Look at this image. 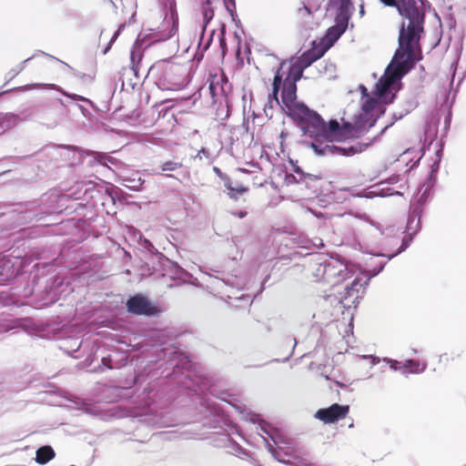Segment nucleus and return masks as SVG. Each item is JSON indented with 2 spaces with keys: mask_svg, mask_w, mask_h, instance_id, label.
<instances>
[{
  "mask_svg": "<svg viewBox=\"0 0 466 466\" xmlns=\"http://www.w3.org/2000/svg\"><path fill=\"white\" fill-rule=\"evenodd\" d=\"M146 378H150L151 381L136 397L138 408L153 407L157 410L168 407L179 390L194 391L198 387L194 363L177 349H170L163 360L147 364L144 370L135 371L134 382L141 385Z\"/></svg>",
  "mask_w": 466,
  "mask_h": 466,
  "instance_id": "obj_1",
  "label": "nucleus"
},
{
  "mask_svg": "<svg viewBox=\"0 0 466 466\" xmlns=\"http://www.w3.org/2000/svg\"><path fill=\"white\" fill-rule=\"evenodd\" d=\"M422 58L421 51L398 42V47L390 62L373 86L372 93L375 97H378V102L393 84L403 78Z\"/></svg>",
  "mask_w": 466,
  "mask_h": 466,
  "instance_id": "obj_2",
  "label": "nucleus"
},
{
  "mask_svg": "<svg viewBox=\"0 0 466 466\" xmlns=\"http://www.w3.org/2000/svg\"><path fill=\"white\" fill-rule=\"evenodd\" d=\"M103 191L116 204V196L114 193L109 192L105 187L96 186L91 180H86L76 181L63 194H60L56 198L57 207L67 214L77 212L78 209L87 208L88 205L95 207V200L100 198Z\"/></svg>",
  "mask_w": 466,
  "mask_h": 466,
  "instance_id": "obj_3",
  "label": "nucleus"
},
{
  "mask_svg": "<svg viewBox=\"0 0 466 466\" xmlns=\"http://www.w3.org/2000/svg\"><path fill=\"white\" fill-rule=\"evenodd\" d=\"M56 268L51 263L36 262L33 265L30 278L33 284V291L39 292V306L41 308H47L55 304L62 294H68L70 288L68 282L64 281L61 278L51 277L44 286H40L42 278L52 275Z\"/></svg>",
  "mask_w": 466,
  "mask_h": 466,
  "instance_id": "obj_4",
  "label": "nucleus"
},
{
  "mask_svg": "<svg viewBox=\"0 0 466 466\" xmlns=\"http://www.w3.org/2000/svg\"><path fill=\"white\" fill-rule=\"evenodd\" d=\"M431 4L428 0H412L411 10L404 15V21L399 27L398 42L404 43L419 51L420 41L425 37V19L431 11Z\"/></svg>",
  "mask_w": 466,
  "mask_h": 466,
  "instance_id": "obj_5",
  "label": "nucleus"
},
{
  "mask_svg": "<svg viewBox=\"0 0 466 466\" xmlns=\"http://www.w3.org/2000/svg\"><path fill=\"white\" fill-rule=\"evenodd\" d=\"M143 247L145 248V265L154 271H163L169 276L170 279L177 284H188L196 286L198 283L197 278L193 277L187 270L183 268L177 261L170 259L162 252L158 251L153 244L144 238Z\"/></svg>",
  "mask_w": 466,
  "mask_h": 466,
  "instance_id": "obj_6",
  "label": "nucleus"
},
{
  "mask_svg": "<svg viewBox=\"0 0 466 466\" xmlns=\"http://www.w3.org/2000/svg\"><path fill=\"white\" fill-rule=\"evenodd\" d=\"M304 110L296 127L301 131V136L309 137L311 140L326 141L330 138L331 134L340 132L355 138L352 134L342 130V120L340 124L336 118H330L327 124L321 115L308 105Z\"/></svg>",
  "mask_w": 466,
  "mask_h": 466,
  "instance_id": "obj_7",
  "label": "nucleus"
},
{
  "mask_svg": "<svg viewBox=\"0 0 466 466\" xmlns=\"http://www.w3.org/2000/svg\"><path fill=\"white\" fill-rule=\"evenodd\" d=\"M285 66L284 62L279 64V66L274 71V76L271 83V91L268 93V99L275 101L276 106L280 109V112L289 117L296 127L302 113L306 109L307 104L299 97L291 102L284 100L285 86L282 83V70Z\"/></svg>",
  "mask_w": 466,
  "mask_h": 466,
  "instance_id": "obj_8",
  "label": "nucleus"
},
{
  "mask_svg": "<svg viewBox=\"0 0 466 466\" xmlns=\"http://www.w3.org/2000/svg\"><path fill=\"white\" fill-rule=\"evenodd\" d=\"M387 110V106L380 105L379 102L375 104L366 115L360 117L358 115H353L352 121L345 118L346 112H343L341 116L342 130L353 135L354 137L359 138L369 132L382 117Z\"/></svg>",
  "mask_w": 466,
  "mask_h": 466,
  "instance_id": "obj_9",
  "label": "nucleus"
},
{
  "mask_svg": "<svg viewBox=\"0 0 466 466\" xmlns=\"http://www.w3.org/2000/svg\"><path fill=\"white\" fill-rule=\"evenodd\" d=\"M126 310L133 316L158 317L162 312L159 303L143 292L129 294L125 302Z\"/></svg>",
  "mask_w": 466,
  "mask_h": 466,
  "instance_id": "obj_10",
  "label": "nucleus"
},
{
  "mask_svg": "<svg viewBox=\"0 0 466 466\" xmlns=\"http://www.w3.org/2000/svg\"><path fill=\"white\" fill-rule=\"evenodd\" d=\"M340 5H329L336 9L334 25L329 26L322 38L332 47L342 36L349 27V23L354 11V6L348 2L339 3Z\"/></svg>",
  "mask_w": 466,
  "mask_h": 466,
  "instance_id": "obj_11",
  "label": "nucleus"
},
{
  "mask_svg": "<svg viewBox=\"0 0 466 466\" xmlns=\"http://www.w3.org/2000/svg\"><path fill=\"white\" fill-rule=\"evenodd\" d=\"M45 196L41 199L21 202L14 205L13 212L17 214L16 221L21 224H26L33 220L36 222L44 220L51 210L44 205Z\"/></svg>",
  "mask_w": 466,
  "mask_h": 466,
  "instance_id": "obj_12",
  "label": "nucleus"
},
{
  "mask_svg": "<svg viewBox=\"0 0 466 466\" xmlns=\"http://www.w3.org/2000/svg\"><path fill=\"white\" fill-rule=\"evenodd\" d=\"M165 9L162 24L154 30V41L163 42L173 37L178 30V16L176 11L175 0H161Z\"/></svg>",
  "mask_w": 466,
  "mask_h": 466,
  "instance_id": "obj_13",
  "label": "nucleus"
},
{
  "mask_svg": "<svg viewBox=\"0 0 466 466\" xmlns=\"http://www.w3.org/2000/svg\"><path fill=\"white\" fill-rule=\"evenodd\" d=\"M129 363V358L124 350L118 348L105 349L101 351V371L119 370Z\"/></svg>",
  "mask_w": 466,
  "mask_h": 466,
  "instance_id": "obj_14",
  "label": "nucleus"
},
{
  "mask_svg": "<svg viewBox=\"0 0 466 466\" xmlns=\"http://www.w3.org/2000/svg\"><path fill=\"white\" fill-rule=\"evenodd\" d=\"M305 70L306 69L297 62L289 66L286 77L284 79L282 78V83L285 86V101L291 102L298 97L297 83L304 77Z\"/></svg>",
  "mask_w": 466,
  "mask_h": 466,
  "instance_id": "obj_15",
  "label": "nucleus"
},
{
  "mask_svg": "<svg viewBox=\"0 0 466 466\" xmlns=\"http://www.w3.org/2000/svg\"><path fill=\"white\" fill-rule=\"evenodd\" d=\"M350 412V406L333 403L327 408H320L314 413V418L324 424H333L345 419Z\"/></svg>",
  "mask_w": 466,
  "mask_h": 466,
  "instance_id": "obj_16",
  "label": "nucleus"
},
{
  "mask_svg": "<svg viewBox=\"0 0 466 466\" xmlns=\"http://www.w3.org/2000/svg\"><path fill=\"white\" fill-rule=\"evenodd\" d=\"M300 144L312 149L317 157L340 156V146H336L329 139L322 140H301Z\"/></svg>",
  "mask_w": 466,
  "mask_h": 466,
  "instance_id": "obj_17",
  "label": "nucleus"
},
{
  "mask_svg": "<svg viewBox=\"0 0 466 466\" xmlns=\"http://www.w3.org/2000/svg\"><path fill=\"white\" fill-rule=\"evenodd\" d=\"M433 193L434 189L432 187H421L410 200V207L411 208V212L415 215H422L425 207L432 198Z\"/></svg>",
  "mask_w": 466,
  "mask_h": 466,
  "instance_id": "obj_18",
  "label": "nucleus"
},
{
  "mask_svg": "<svg viewBox=\"0 0 466 466\" xmlns=\"http://www.w3.org/2000/svg\"><path fill=\"white\" fill-rule=\"evenodd\" d=\"M358 89L360 93V110L355 115H358V116L360 117L363 115H366L367 112L378 103V97H375L372 91L369 92L364 84H360Z\"/></svg>",
  "mask_w": 466,
  "mask_h": 466,
  "instance_id": "obj_19",
  "label": "nucleus"
},
{
  "mask_svg": "<svg viewBox=\"0 0 466 466\" xmlns=\"http://www.w3.org/2000/svg\"><path fill=\"white\" fill-rule=\"evenodd\" d=\"M301 185L305 189L314 196H319L322 189V177L305 172L299 177Z\"/></svg>",
  "mask_w": 466,
  "mask_h": 466,
  "instance_id": "obj_20",
  "label": "nucleus"
},
{
  "mask_svg": "<svg viewBox=\"0 0 466 466\" xmlns=\"http://www.w3.org/2000/svg\"><path fill=\"white\" fill-rule=\"evenodd\" d=\"M17 275V268L11 259L5 256H0V286L11 282Z\"/></svg>",
  "mask_w": 466,
  "mask_h": 466,
  "instance_id": "obj_21",
  "label": "nucleus"
},
{
  "mask_svg": "<svg viewBox=\"0 0 466 466\" xmlns=\"http://www.w3.org/2000/svg\"><path fill=\"white\" fill-rule=\"evenodd\" d=\"M381 137L382 136L380 135V133H378L368 142H357L349 147H341L340 146V148H341L340 156L351 157L356 154H360V153L365 151L368 147H371L373 144L377 143L381 138Z\"/></svg>",
  "mask_w": 466,
  "mask_h": 466,
  "instance_id": "obj_22",
  "label": "nucleus"
},
{
  "mask_svg": "<svg viewBox=\"0 0 466 466\" xmlns=\"http://www.w3.org/2000/svg\"><path fill=\"white\" fill-rule=\"evenodd\" d=\"M59 148L63 151V156L66 160L71 162V165H80L84 163V150L79 149L76 146L60 145Z\"/></svg>",
  "mask_w": 466,
  "mask_h": 466,
  "instance_id": "obj_23",
  "label": "nucleus"
},
{
  "mask_svg": "<svg viewBox=\"0 0 466 466\" xmlns=\"http://www.w3.org/2000/svg\"><path fill=\"white\" fill-rule=\"evenodd\" d=\"M385 6L395 7L404 21V15L411 10L412 0H379Z\"/></svg>",
  "mask_w": 466,
  "mask_h": 466,
  "instance_id": "obj_24",
  "label": "nucleus"
},
{
  "mask_svg": "<svg viewBox=\"0 0 466 466\" xmlns=\"http://www.w3.org/2000/svg\"><path fill=\"white\" fill-rule=\"evenodd\" d=\"M140 35H138L137 40L135 41L131 50H130V69L132 70L134 76L137 78H139V68L142 61V53L138 50V38Z\"/></svg>",
  "mask_w": 466,
  "mask_h": 466,
  "instance_id": "obj_25",
  "label": "nucleus"
},
{
  "mask_svg": "<svg viewBox=\"0 0 466 466\" xmlns=\"http://www.w3.org/2000/svg\"><path fill=\"white\" fill-rule=\"evenodd\" d=\"M20 121L17 114L0 112V135L15 127Z\"/></svg>",
  "mask_w": 466,
  "mask_h": 466,
  "instance_id": "obj_26",
  "label": "nucleus"
},
{
  "mask_svg": "<svg viewBox=\"0 0 466 466\" xmlns=\"http://www.w3.org/2000/svg\"><path fill=\"white\" fill-rule=\"evenodd\" d=\"M56 456L54 449L50 445L39 447L35 451V461L40 465L48 463Z\"/></svg>",
  "mask_w": 466,
  "mask_h": 466,
  "instance_id": "obj_27",
  "label": "nucleus"
},
{
  "mask_svg": "<svg viewBox=\"0 0 466 466\" xmlns=\"http://www.w3.org/2000/svg\"><path fill=\"white\" fill-rule=\"evenodd\" d=\"M421 216L422 215L413 214L411 212V208L410 207L407 218V225L404 231L410 232L413 235H417L421 229Z\"/></svg>",
  "mask_w": 466,
  "mask_h": 466,
  "instance_id": "obj_28",
  "label": "nucleus"
},
{
  "mask_svg": "<svg viewBox=\"0 0 466 466\" xmlns=\"http://www.w3.org/2000/svg\"><path fill=\"white\" fill-rule=\"evenodd\" d=\"M83 340L79 338L71 339L70 340H67L65 342L64 346H61L60 349L64 350V352L69 356L73 357L75 359H78L79 355H75V353L78 352L81 349Z\"/></svg>",
  "mask_w": 466,
  "mask_h": 466,
  "instance_id": "obj_29",
  "label": "nucleus"
},
{
  "mask_svg": "<svg viewBox=\"0 0 466 466\" xmlns=\"http://www.w3.org/2000/svg\"><path fill=\"white\" fill-rule=\"evenodd\" d=\"M331 46L322 37L319 40H313L310 44L309 51L319 59H320Z\"/></svg>",
  "mask_w": 466,
  "mask_h": 466,
  "instance_id": "obj_30",
  "label": "nucleus"
},
{
  "mask_svg": "<svg viewBox=\"0 0 466 466\" xmlns=\"http://www.w3.org/2000/svg\"><path fill=\"white\" fill-rule=\"evenodd\" d=\"M386 264H387L386 261H380V262L376 263L373 266L371 264H369V266L370 268H368L369 275L366 277V279L362 283V285H363L362 294L364 293V290L370 285V280L373 278H375L376 276H378L380 272H382V270L384 269Z\"/></svg>",
  "mask_w": 466,
  "mask_h": 466,
  "instance_id": "obj_31",
  "label": "nucleus"
},
{
  "mask_svg": "<svg viewBox=\"0 0 466 466\" xmlns=\"http://www.w3.org/2000/svg\"><path fill=\"white\" fill-rule=\"evenodd\" d=\"M318 7H313L303 1H300L299 6L297 8V15L304 22H309L312 18Z\"/></svg>",
  "mask_w": 466,
  "mask_h": 466,
  "instance_id": "obj_32",
  "label": "nucleus"
},
{
  "mask_svg": "<svg viewBox=\"0 0 466 466\" xmlns=\"http://www.w3.org/2000/svg\"><path fill=\"white\" fill-rule=\"evenodd\" d=\"M147 424L152 425L157 428H162L167 426V421L165 416L158 414L157 412H149L145 415L143 420Z\"/></svg>",
  "mask_w": 466,
  "mask_h": 466,
  "instance_id": "obj_33",
  "label": "nucleus"
},
{
  "mask_svg": "<svg viewBox=\"0 0 466 466\" xmlns=\"http://www.w3.org/2000/svg\"><path fill=\"white\" fill-rule=\"evenodd\" d=\"M145 180H142L140 177H124L122 178L121 185L131 191H140L143 187Z\"/></svg>",
  "mask_w": 466,
  "mask_h": 466,
  "instance_id": "obj_34",
  "label": "nucleus"
},
{
  "mask_svg": "<svg viewBox=\"0 0 466 466\" xmlns=\"http://www.w3.org/2000/svg\"><path fill=\"white\" fill-rule=\"evenodd\" d=\"M383 360L388 364L389 368L394 371H400L401 374L408 377L409 371H408V365L405 362H400L397 360H393L390 358H384Z\"/></svg>",
  "mask_w": 466,
  "mask_h": 466,
  "instance_id": "obj_35",
  "label": "nucleus"
},
{
  "mask_svg": "<svg viewBox=\"0 0 466 466\" xmlns=\"http://www.w3.org/2000/svg\"><path fill=\"white\" fill-rule=\"evenodd\" d=\"M361 279L362 278L360 277V276H357L354 280H352L351 283H350L349 285H347L345 287V295L343 297V299H350L355 292L356 293H359L360 291V288H363V285L361 282Z\"/></svg>",
  "mask_w": 466,
  "mask_h": 466,
  "instance_id": "obj_36",
  "label": "nucleus"
},
{
  "mask_svg": "<svg viewBox=\"0 0 466 466\" xmlns=\"http://www.w3.org/2000/svg\"><path fill=\"white\" fill-rule=\"evenodd\" d=\"M88 157L87 166L94 167L95 165H102L103 161L106 160V156L102 152L91 151V153H86L84 150V159Z\"/></svg>",
  "mask_w": 466,
  "mask_h": 466,
  "instance_id": "obj_37",
  "label": "nucleus"
},
{
  "mask_svg": "<svg viewBox=\"0 0 466 466\" xmlns=\"http://www.w3.org/2000/svg\"><path fill=\"white\" fill-rule=\"evenodd\" d=\"M167 72L166 71L164 76H160L157 79V86L161 90H171L177 91L181 89L179 83H169L167 79Z\"/></svg>",
  "mask_w": 466,
  "mask_h": 466,
  "instance_id": "obj_38",
  "label": "nucleus"
},
{
  "mask_svg": "<svg viewBox=\"0 0 466 466\" xmlns=\"http://www.w3.org/2000/svg\"><path fill=\"white\" fill-rule=\"evenodd\" d=\"M317 60L318 58L309 51V49H308L301 53V55L298 57L297 63L303 68L307 69Z\"/></svg>",
  "mask_w": 466,
  "mask_h": 466,
  "instance_id": "obj_39",
  "label": "nucleus"
},
{
  "mask_svg": "<svg viewBox=\"0 0 466 466\" xmlns=\"http://www.w3.org/2000/svg\"><path fill=\"white\" fill-rule=\"evenodd\" d=\"M33 58L34 56H30L22 61L15 68H12L11 70H9L5 76V83L4 84V86H5L8 82L13 80L18 74H20L24 70L25 65Z\"/></svg>",
  "mask_w": 466,
  "mask_h": 466,
  "instance_id": "obj_40",
  "label": "nucleus"
},
{
  "mask_svg": "<svg viewBox=\"0 0 466 466\" xmlns=\"http://www.w3.org/2000/svg\"><path fill=\"white\" fill-rule=\"evenodd\" d=\"M406 363L408 365L409 374L410 373H413V374L422 373L427 368L426 363L420 364L418 360H415L413 359H407Z\"/></svg>",
  "mask_w": 466,
  "mask_h": 466,
  "instance_id": "obj_41",
  "label": "nucleus"
},
{
  "mask_svg": "<svg viewBox=\"0 0 466 466\" xmlns=\"http://www.w3.org/2000/svg\"><path fill=\"white\" fill-rule=\"evenodd\" d=\"M248 187L238 183L236 186L232 185L230 190H228V195L232 199H238L242 195L248 191Z\"/></svg>",
  "mask_w": 466,
  "mask_h": 466,
  "instance_id": "obj_42",
  "label": "nucleus"
},
{
  "mask_svg": "<svg viewBox=\"0 0 466 466\" xmlns=\"http://www.w3.org/2000/svg\"><path fill=\"white\" fill-rule=\"evenodd\" d=\"M48 86L52 89H55V90H56L58 92H60L65 96H67V97H70V98L76 99V100L85 101V102L89 103V104L93 103L89 98H86V97H85L83 96H80V95L68 93L65 89H63L61 86H57L56 84H49Z\"/></svg>",
  "mask_w": 466,
  "mask_h": 466,
  "instance_id": "obj_43",
  "label": "nucleus"
},
{
  "mask_svg": "<svg viewBox=\"0 0 466 466\" xmlns=\"http://www.w3.org/2000/svg\"><path fill=\"white\" fill-rule=\"evenodd\" d=\"M201 14L203 20L205 21L206 25H209V23L214 18V9L211 6V4L207 3H201Z\"/></svg>",
  "mask_w": 466,
  "mask_h": 466,
  "instance_id": "obj_44",
  "label": "nucleus"
},
{
  "mask_svg": "<svg viewBox=\"0 0 466 466\" xmlns=\"http://www.w3.org/2000/svg\"><path fill=\"white\" fill-rule=\"evenodd\" d=\"M404 234H405V236L401 240L400 246L397 248V254H401L402 252H404L410 247V245L412 243L414 237L416 236L410 232H405V231H404Z\"/></svg>",
  "mask_w": 466,
  "mask_h": 466,
  "instance_id": "obj_45",
  "label": "nucleus"
},
{
  "mask_svg": "<svg viewBox=\"0 0 466 466\" xmlns=\"http://www.w3.org/2000/svg\"><path fill=\"white\" fill-rule=\"evenodd\" d=\"M404 234H405V236L401 240L400 246L397 248V254H401L402 252H404L410 247V245L412 243L414 237L416 236L410 232H405V231H404Z\"/></svg>",
  "mask_w": 466,
  "mask_h": 466,
  "instance_id": "obj_46",
  "label": "nucleus"
},
{
  "mask_svg": "<svg viewBox=\"0 0 466 466\" xmlns=\"http://www.w3.org/2000/svg\"><path fill=\"white\" fill-rule=\"evenodd\" d=\"M181 167L182 163L175 162L173 160H167L159 165V167L162 171H175L176 169L180 168Z\"/></svg>",
  "mask_w": 466,
  "mask_h": 466,
  "instance_id": "obj_47",
  "label": "nucleus"
},
{
  "mask_svg": "<svg viewBox=\"0 0 466 466\" xmlns=\"http://www.w3.org/2000/svg\"><path fill=\"white\" fill-rule=\"evenodd\" d=\"M402 118L403 115H401V113L398 111L393 112L391 115V121L380 129V131L379 132L380 135L383 136L389 128L393 127L396 122L401 120Z\"/></svg>",
  "mask_w": 466,
  "mask_h": 466,
  "instance_id": "obj_48",
  "label": "nucleus"
},
{
  "mask_svg": "<svg viewBox=\"0 0 466 466\" xmlns=\"http://www.w3.org/2000/svg\"><path fill=\"white\" fill-rule=\"evenodd\" d=\"M417 104L418 103L413 99L407 100L401 106V108L399 112L401 113V115H403V117H404L417 107Z\"/></svg>",
  "mask_w": 466,
  "mask_h": 466,
  "instance_id": "obj_49",
  "label": "nucleus"
},
{
  "mask_svg": "<svg viewBox=\"0 0 466 466\" xmlns=\"http://www.w3.org/2000/svg\"><path fill=\"white\" fill-rule=\"evenodd\" d=\"M452 103L444 102L441 106H445L447 112L444 116V130L447 131L451 124L452 113H451Z\"/></svg>",
  "mask_w": 466,
  "mask_h": 466,
  "instance_id": "obj_50",
  "label": "nucleus"
},
{
  "mask_svg": "<svg viewBox=\"0 0 466 466\" xmlns=\"http://www.w3.org/2000/svg\"><path fill=\"white\" fill-rule=\"evenodd\" d=\"M284 183L287 186H289V185H301V181L299 180V176H298L294 172L285 173Z\"/></svg>",
  "mask_w": 466,
  "mask_h": 466,
  "instance_id": "obj_51",
  "label": "nucleus"
},
{
  "mask_svg": "<svg viewBox=\"0 0 466 466\" xmlns=\"http://www.w3.org/2000/svg\"><path fill=\"white\" fill-rule=\"evenodd\" d=\"M288 162L292 167V172L296 173L298 176H301L305 173V171L302 169V167L299 165L298 160L293 159L290 157H288Z\"/></svg>",
  "mask_w": 466,
  "mask_h": 466,
  "instance_id": "obj_52",
  "label": "nucleus"
},
{
  "mask_svg": "<svg viewBox=\"0 0 466 466\" xmlns=\"http://www.w3.org/2000/svg\"><path fill=\"white\" fill-rule=\"evenodd\" d=\"M208 89L210 96L215 100L216 96L220 93L218 82H215V79L208 81Z\"/></svg>",
  "mask_w": 466,
  "mask_h": 466,
  "instance_id": "obj_53",
  "label": "nucleus"
},
{
  "mask_svg": "<svg viewBox=\"0 0 466 466\" xmlns=\"http://www.w3.org/2000/svg\"><path fill=\"white\" fill-rule=\"evenodd\" d=\"M380 198H387L391 196H402L400 191L394 190L392 188L380 189V193L378 195Z\"/></svg>",
  "mask_w": 466,
  "mask_h": 466,
  "instance_id": "obj_54",
  "label": "nucleus"
},
{
  "mask_svg": "<svg viewBox=\"0 0 466 466\" xmlns=\"http://www.w3.org/2000/svg\"><path fill=\"white\" fill-rule=\"evenodd\" d=\"M438 180V175L435 174V177L432 176V174L429 171L426 179L423 182L422 187H432L434 188L436 183Z\"/></svg>",
  "mask_w": 466,
  "mask_h": 466,
  "instance_id": "obj_55",
  "label": "nucleus"
},
{
  "mask_svg": "<svg viewBox=\"0 0 466 466\" xmlns=\"http://www.w3.org/2000/svg\"><path fill=\"white\" fill-rule=\"evenodd\" d=\"M232 449L239 457L240 456L249 457V451L237 442L232 444Z\"/></svg>",
  "mask_w": 466,
  "mask_h": 466,
  "instance_id": "obj_56",
  "label": "nucleus"
},
{
  "mask_svg": "<svg viewBox=\"0 0 466 466\" xmlns=\"http://www.w3.org/2000/svg\"><path fill=\"white\" fill-rule=\"evenodd\" d=\"M40 52H41L44 56H48V57H50V58L56 59V61H58V62H60V63L64 64V65H65V66H66L68 68H70L72 71H74V73H75V75H76V76H80V77H81V78H83V79H84L85 77H86V74H85V73H79V72H76V71L72 66H69L68 64H66V62H63V61H61L60 59H58V58H56V57H55L54 56H51V55H49V54H47V53H45V52H43V51H40Z\"/></svg>",
  "mask_w": 466,
  "mask_h": 466,
  "instance_id": "obj_57",
  "label": "nucleus"
},
{
  "mask_svg": "<svg viewBox=\"0 0 466 466\" xmlns=\"http://www.w3.org/2000/svg\"><path fill=\"white\" fill-rule=\"evenodd\" d=\"M212 79H215V82H218V87L221 94H225V86L228 85V81L227 78H224L223 76L218 77L217 76H213Z\"/></svg>",
  "mask_w": 466,
  "mask_h": 466,
  "instance_id": "obj_58",
  "label": "nucleus"
},
{
  "mask_svg": "<svg viewBox=\"0 0 466 466\" xmlns=\"http://www.w3.org/2000/svg\"><path fill=\"white\" fill-rule=\"evenodd\" d=\"M226 10L230 14L231 17L234 15V11L236 10V3L235 0H223Z\"/></svg>",
  "mask_w": 466,
  "mask_h": 466,
  "instance_id": "obj_59",
  "label": "nucleus"
},
{
  "mask_svg": "<svg viewBox=\"0 0 466 466\" xmlns=\"http://www.w3.org/2000/svg\"><path fill=\"white\" fill-rule=\"evenodd\" d=\"M129 443H130V445H131V446H130V449H131V450H133V451H137V452L147 451V450L140 448L141 446H143V445H144V443H143V442H139V441H137L131 440V441H129Z\"/></svg>",
  "mask_w": 466,
  "mask_h": 466,
  "instance_id": "obj_60",
  "label": "nucleus"
},
{
  "mask_svg": "<svg viewBox=\"0 0 466 466\" xmlns=\"http://www.w3.org/2000/svg\"><path fill=\"white\" fill-rule=\"evenodd\" d=\"M127 25V23H124L118 26V28L114 32L113 35L110 38V41L112 43H115L116 39L119 37V35L122 34L123 30L125 29Z\"/></svg>",
  "mask_w": 466,
  "mask_h": 466,
  "instance_id": "obj_61",
  "label": "nucleus"
},
{
  "mask_svg": "<svg viewBox=\"0 0 466 466\" xmlns=\"http://www.w3.org/2000/svg\"><path fill=\"white\" fill-rule=\"evenodd\" d=\"M276 106V105H275V101H272V100L268 99V102L266 103L265 107H264V112H265L266 116H267L269 119H271V118L273 117V115H272V114H271V115H268V110H272V109L274 108V106Z\"/></svg>",
  "mask_w": 466,
  "mask_h": 466,
  "instance_id": "obj_62",
  "label": "nucleus"
},
{
  "mask_svg": "<svg viewBox=\"0 0 466 466\" xmlns=\"http://www.w3.org/2000/svg\"><path fill=\"white\" fill-rule=\"evenodd\" d=\"M441 167V160L440 158L434 161L430 168V172L432 174L433 177H435V174L438 175Z\"/></svg>",
  "mask_w": 466,
  "mask_h": 466,
  "instance_id": "obj_63",
  "label": "nucleus"
},
{
  "mask_svg": "<svg viewBox=\"0 0 466 466\" xmlns=\"http://www.w3.org/2000/svg\"><path fill=\"white\" fill-rule=\"evenodd\" d=\"M46 326L52 331L59 329V323L55 319H48L46 321Z\"/></svg>",
  "mask_w": 466,
  "mask_h": 466,
  "instance_id": "obj_64",
  "label": "nucleus"
}]
</instances>
